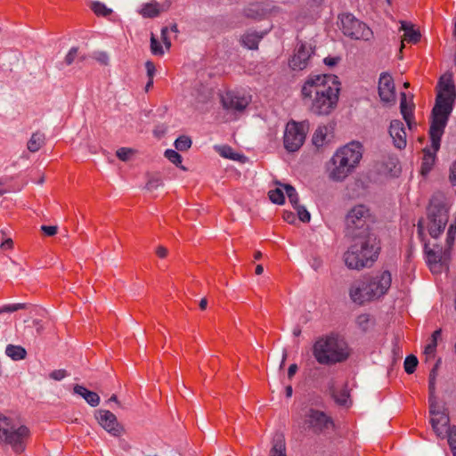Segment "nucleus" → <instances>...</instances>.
<instances>
[{
  "instance_id": "obj_64",
  "label": "nucleus",
  "mask_w": 456,
  "mask_h": 456,
  "mask_svg": "<svg viewBox=\"0 0 456 456\" xmlns=\"http://www.w3.org/2000/svg\"><path fill=\"white\" fill-rule=\"evenodd\" d=\"M12 245H13L12 240L11 239H7L4 242H2L1 248L3 249H9V248H12Z\"/></svg>"
},
{
  "instance_id": "obj_58",
  "label": "nucleus",
  "mask_w": 456,
  "mask_h": 456,
  "mask_svg": "<svg viewBox=\"0 0 456 456\" xmlns=\"http://www.w3.org/2000/svg\"><path fill=\"white\" fill-rule=\"evenodd\" d=\"M339 61H340L339 57H330L329 56L324 59V63L327 66L333 67V66L337 65Z\"/></svg>"
},
{
  "instance_id": "obj_26",
  "label": "nucleus",
  "mask_w": 456,
  "mask_h": 456,
  "mask_svg": "<svg viewBox=\"0 0 456 456\" xmlns=\"http://www.w3.org/2000/svg\"><path fill=\"white\" fill-rule=\"evenodd\" d=\"M45 136L43 133L37 131L34 133L31 138L28 140L27 147L30 152L38 151L41 147L45 144Z\"/></svg>"
},
{
  "instance_id": "obj_38",
  "label": "nucleus",
  "mask_w": 456,
  "mask_h": 456,
  "mask_svg": "<svg viewBox=\"0 0 456 456\" xmlns=\"http://www.w3.org/2000/svg\"><path fill=\"white\" fill-rule=\"evenodd\" d=\"M286 191V194L293 208L299 205V199L296 189L290 184L282 185Z\"/></svg>"
},
{
  "instance_id": "obj_9",
  "label": "nucleus",
  "mask_w": 456,
  "mask_h": 456,
  "mask_svg": "<svg viewBox=\"0 0 456 456\" xmlns=\"http://www.w3.org/2000/svg\"><path fill=\"white\" fill-rule=\"evenodd\" d=\"M428 230L429 235L437 238L444 230L448 222V211L442 203L431 202L428 208Z\"/></svg>"
},
{
  "instance_id": "obj_30",
  "label": "nucleus",
  "mask_w": 456,
  "mask_h": 456,
  "mask_svg": "<svg viewBox=\"0 0 456 456\" xmlns=\"http://www.w3.org/2000/svg\"><path fill=\"white\" fill-rule=\"evenodd\" d=\"M270 456H287L285 440L282 436L274 439L273 445L270 451Z\"/></svg>"
},
{
  "instance_id": "obj_12",
  "label": "nucleus",
  "mask_w": 456,
  "mask_h": 456,
  "mask_svg": "<svg viewBox=\"0 0 456 456\" xmlns=\"http://www.w3.org/2000/svg\"><path fill=\"white\" fill-rule=\"evenodd\" d=\"M365 278L375 293V298H379L387 294L391 287L392 276L389 271H383L375 275L365 276Z\"/></svg>"
},
{
  "instance_id": "obj_31",
  "label": "nucleus",
  "mask_w": 456,
  "mask_h": 456,
  "mask_svg": "<svg viewBox=\"0 0 456 456\" xmlns=\"http://www.w3.org/2000/svg\"><path fill=\"white\" fill-rule=\"evenodd\" d=\"M91 10L96 16L108 17L112 13V10L108 8L104 4L101 2H93L90 5Z\"/></svg>"
},
{
  "instance_id": "obj_37",
  "label": "nucleus",
  "mask_w": 456,
  "mask_h": 456,
  "mask_svg": "<svg viewBox=\"0 0 456 456\" xmlns=\"http://www.w3.org/2000/svg\"><path fill=\"white\" fill-rule=\"evenodd\" d=\"M191 146V140L189 136H179L175 142V147L177 151H185Z\"/></svg>"
},
{
  "instance_id": "obj_5",
  "label": "nucleus",
  "mask_w": 456,
  "mask_h": 456,
  "mask_svg": "<svg viewBox=\"0 0 456 456\" xmlns=\"http://www.w3.org/2000/svg\"><path fill=\"white\" fill-rule=\"evenodd\" d=\"M352 240L353 244L344 254L346 265L355 270L371 266L380 250L378 238L367 237V239H352Z\"/></svg>"
},
{
  "instance_id": "obj_61",
  "label": "nucleus",
  "mask_w": 456,
  "mask_h": 456,
  "mask_svg": "<svg viewBox=\"0 0 456 456\" xmlns=\"http://www.w3.org/2000/svg\"><path fill=\"white\" fill-rule=\"evenodd\" d=\"M297 371V365L296 363L291 364L288 370V378L289 379H291Z\"/></svg>"
},
{
  "instance_id": "obj_52",
  "label": "nucleus",
  "mask_w": 456,
  "mask_h": 456,
  "mask_svg": "<svg viewBox=\"0 0 456 456\" xmlns=\"http://www.w3.org/2000/svg\"><path fill=\"white\" fill-rule=\"evenodd\" d=\"M68 375L65 370H55L50 373V378L54 380H61Z\"/></svg>"
},
{
  "instance_id": "obj_18",
  "label": "nucleus",
  "mask_w": 456,
  "mask_h": 456,
  "mask_svg": "<svg viewBox=\"0 0 456 456\" xmlns=\"http://www.w3.org/2000/svg\"><path fill=\"white\" fill-rule=\"evenodd\" d=\"M389 134L393 139L394 146L399 150L406 147V132L403 123L399 119H394L390 122Z\"/></svg>"
},
{
  "instance_id": "obj_19",
  "label": "nucleus",
  "mask_w": 456,
  "mask_h": 456,
  "mask_svg": "<svg viewBox=\"0 0 456 456\" xmlns=\"http://www.w3.org/2000/svg\"><path fill=\"white\" fill-rule=\"evenodd\" d=\"M172 2L170 0H165L162 3L152 0L150 3L142 4L139 12L143 18L152 19L158 17L162 12H167Z\"/></svg>"
},
{
  "instance_id": "obj_35",
  "label": "nucleus",
  "mask_w": 456,
  "mask_h": 456,
  "mask_svg": "<svg viewBox=\"0 0 456 456\" xmlns=\"http://www.w3.org/2000/svg\"><path fill=\"white\" fill-rule=\"evenodd\" d=\"M445 437H447L453 456H456V426L448 427L445 431Z\"/></svg>"
},
{
  "instance_id": "obj_13",
  "label": "nucleus",
  "mask_w": 456,
  "mask_h": 456,
  "mask_svg": "<svg viewBox=\"0 0 456 456\" xmlns=\"http://www.w3.org/2000/svg\"><path fill=\"white\" fill-rule=\"evenodd\" d=\"M98 423L111 436H120L124 434L123 426L118 423L114 413L108 410H99L96 414Z\"/></svg>"
},
{
  "instance_id": "obj_6",
  "label": "nucleus",
  "mask_w": 456,
  "mask_h": 456,
  "mask_svg": "<svg viewBox=\"0 0 456 456\" xmlns=\"http://www.w3.org/2000/svg\"><path fill=\"white\" fill-rule=\"evenodd\" d=\"M374 218L370 208L359 204L353 207L346 214L345 219V233L351 239H367V237H377L370 232V225Z\"/></svg>"
},
{
  "instance_id": "obj_50",
  "label": "nucleus",
  "mask_w": 456,
  "mask_h": 456,
  "mask_svg": "<svg viewBox=\"0 0 456 456\" xmlns=\"http://www.w3.org/2000/svg\"><path fill=\"white\" fill-rule=\"evenodd\" d=\"M443 411L439 406L438 403L435 399L429 398V409L428 412L430 416L437 415Z\"/></svg>"
},
{
  "instance_id": "obj_21",
  "label": "nucleus",
  "mask_w": 456,
  "mask_h": 456,
  "mask_svg": "<svg viewBox=\"0 0 456 456\" xmlns=\"http://www.w3.org/2000/svg\"><path fill=\"white\" fill-rule=\"evenodd\" d=\"M401 29L403 30L404 33L401 43L400 53H402L404 47V42L417 44L421 37L420 32L415 29L411 24L405 21L401 22Z\"/></svg>"
},
{
  "instance_id": "obj_55",
  "label": "nucleus",
  "mask_w": 456,
  "mask_h": 456,
  "mask_svg": "<svg viewBox=\"0 0 456 456\" xmlns=\"http://www.w3.org/2000/svg\"><path fill=\"white\" fill-rule=\"evenodd\" d=\"M449 181L452 186L456 185V161L450 166Z\"/></svg>"
},
{
  "instance_id": "obj_14",
  "label": "nucleus",
  "mask_w": 456,
  "mask_h": 456,
  "mask_svg": "<svg viewBox=\"0 0 456 456\" xmlns=\"http://www.w3.org/2000/svg\"><path fill=\"white\" fill-rule=\"evenodd\" d=\"M349 296L353 302L362 305L367 301L375 298V293L370 289L365 277L361 281H354L350 288Z\"/></svg>"
},
{
  "instance_id": "obj_62",
  "label": "nucleus",
  "mask_w": 456,
  "mask_h": 456,
  "mask_svg": "<svg viewBox=\"0 0 456 456\" xmlns=\"http://www.w3.org/2000/svg\"><path fill=\"white\" fill-rule=\"evenodd\" d=\"M283 218L285 221L291 224L295 221V215L292 212H284Z\"/></svg>"
},
{
  "instance_id": "obj_40",
  "label": "nucleus",
  "mask_w": 456,
  "mask_h": 456,
  "mask_svg": "<svg viewBox=\"0 0 456 456\" xmlns=\"http://www.w3.org/2000/svg\"><path fill=\"white\" fill-rule=\"evenodd\" d=\"M269 199L273 203L281 205L285 202V196L280 188L271 190L268 193Z\"/></svg>"
},
{
  "instance_id": "obj_48",
  "label": "nucleus",
  "mask_w": 456,
  "mask_h": 456,
  "mask_svg": "<svg viewBox=\"0 0 456 456\" xmlns=\"http://www.w3.org/2000/svg\"><path fill=\"white\" fill-rule=\"evenodd\" d=\"M133 151L128 148H120L117 151V157L123 161H126L132 155Z\"/></svg>"
},
{
  "instance_id": "obj_44",
  "label": "nucleus",
  "mask_w": 456,
  "mask_h": 456,
  "mask_svg": "<svg viewBox=\"0 0 456 456\" xmlns=\"http://www.w3.org/2000/svg\"><path fill=\"white\" fill-rule=\"evenodd\" d=\"M26 308H27V304H24V303L5 305L0 307V314H2L4 313H13L18 310L26 309Z\"/></svg>"
},
{
  "instance_id": "obj_49",
  "label": "nucleus",
  "mask_w": 456,
  "mask_h": 456,
  "mask_svg": "<svg viewBox=\"0 0 456 456\" xmlns=\"http://www.w3.org/2000/svg\"><path fill=\"white\" fill-rule=\"evenodd\" d=\"M94 59L102 65L107 66L109 64V55L105 52L94 53Z\"/></svg>"
},
{
  "instance_id": "obj_25",
  "label": "nucleus",
  "mask_w": 456,
  "mask_h": 456,
  "mask_svg": "<svg viewBox=\"0 0 456 456\" xmlns=\"http://www.w3.org/2000/svg\"><path fill=\"white\" fill-rule=\"evenodd\" d=\"M424 157L420 167V175L426 176L433 168L436 160V153H431L429 150L424 149Z\"/></svg>"
},
{
  "instance_id": "obj_23",
  "label": "nucleus",
  "mask_w": 456,
  "mask_h": 456,
  "mask_svg": "<svg viewBox=\"0 0 456 456\" xmlns=\"http://www.w3.org/2000/svg\"><path fill=\"white\" fill-rule=\"evenodd\" d=\"M437 250L428 248V243H425L424 252L427 257V263L432 268V265L436 264H442L446 260L448 255H444L442 247L436 246Z\"/></svg>"
},
{
  "instance_id": "obj_54",
  "label": "nucleus",
  "mask_w": 456,
  "mask_h": 456,
  "mask_svg": "<svg viewBox=\"0 0 456 456\" xmlns=\"http://www.w3.org/2000/svg\"><path fill=\"white\" fill-rule=\"evenodd\" d=\"M145 68H146V70H147L148 77L150 79H153L155 72H156L155 64L152 61H147L146 63H145Z\"/></svg>"
},
{
  "instance_id": "obj_59",
  "label": "nucleus",
  "mask_w": 456,
  "mask_h": 456,
  "mask_svg": "<svg viewBox=\"0 0 456 456\" xmlns=\"http://www.w3.org/2000/svg\"><path fill=\"white\" fill-rule=\"evenodd\" d=\"M168 250L167 248L163 246H159L156 249V255L159 258H165L167 256Z\"/></svg>"
},
{
  "instance_id": "obj_10",
  "label": "nucleus",
  "mask_w": 456,
  "mask_h": 456,
  "mask_svg": "<svg viewBox=\"0 0 456 456\" xmlns=\"http://www.w3.org/2000/svg\"><path fill=\"white\" fill-rule=\"evenodd\" d=\"M307 126L305 122L289 121L285 129L283 143L289 152L298 151L303 145L306 136Z\"/></svg>"
},
{
  "instance_id": "obj_56",
  "label": "nucleus",
  "mask_w": 456,
  "mask_h": 456,
  "mask_svg": "<svg viewBox=\"0 0 456 456\" xmlns=\"http://www.w3.org/2000/svg\"><path fill=\"white\" fill-rule=\"evenodd\" d=\"M220 154L224 158H228L231 159H236L235 154L232 153V149L229 146H224L223 148L222 151L220 152Z\"/></svg>"
},
{
  "instance_id": "obj_11",
  "label": "nucleus",
  "mask_w": 456,
  "mask_h": 456,
  "mask_svg": "<svg viewBox=\"0 0 456 456\" xmlns=\"http://www.w3.org/2000/svg\"><path fill=\"white\" fill-rule=\"evenodd\" d=\"M305 428L314 435L326 433L334 426L332 419L325 412L311 408L305 415Z\"/></svg>"
},
{
  "instance_id": "obj_28",
  "label": "nucleus",
  "mask_w": 456,
  "mask_h": 456,
  "mask_svg": "<svg viewBox=\"0 0 456 456\" xmlns=\"http://www.w3.org/2000/svg\"><path fill=\"white\" fill-rule=\"evenodd\" d=\"M327 132L326 126H319L314 133L312 142L317 149L327 143Z\"/></svg>"
},
{
  "instance_id": "obj_42",
  "label": "nucleus",
  "mask_w": 456,
  "mask_h": 456,
  "mask_svg": "<svg viewBox=\"0 0 456 456\" xmlns=\"http://www.w3.org/2000/svg\"><path fill=\"white\" fill-rule=\"evenodd\" d=\"M332 396L335 399L336 403L339 405H346L347 403V400L349 398V394L346 390L342 389L338 392L333 391Z\"/></svg>"
},
{
  "instance_id": "obj_45",
  "label": "nucleus",
  "mask_w": 456,
  "mask_h": 456,
  "mask_svg": "<svg viewBox=\"0 0 456 456\" xmlns=\"http://www.w3.org/2000/svg\"><path fill=\"white\" fill-rule=\"evenodd\" d=\"M370 321V314H360L356 318V323H357L358 327L363 331H366L369 329Z\"/></svg>"
},
{
  "instance_id": "obj_2",
  "label": "nucleus",
  "mask_w": 456,
  "mask_h": 456,
  "mask_svg": "<svg viewBox=\"0 0 456 456\" xmlns=\"http://www.w3.org/2000/svg\"><path fill=\"white\" fill-rule=\"evenodd\" d=\"M438 87L439 92L432 110V119L428 131L431 147L435 152L440 149L441 139L452 111L455 99V86L452 80L444 81L443 77L440 78Z\"/></svg>"
},
{
  "instance_id": "obj_22",
  "label": "nucleus",
  "mask_w": 456,
  "mask_h": 456,
  "mask_svg": "<svg viewBox=\"0 0 456 456\" xmlns=\"http://www.w3.org/2000/svg\"><path fill=\"white\" fill-rule=\"evenodd\" d=\"M269 8L265 3L257 2L250 4L243 10L244 16L252 20H262L268 12Z\"/></svg>"
},
{
  "instance_id": "obj_29",
  "label": "nucleus",
  "mask_w": 456,
  "mask_h": 456,
  "mask_svg": "<svg viewBox=\"0 0 456 456\" xmlns=\"http://www.w3.org/2000/svg\"><path fill=\"white\" fill-rule=\"evenodd\" d=\"M6 354L12 360H22L26 357L27 352L20 346L8 345L5 349Z\"/></svg>"
},
{
  "instance_id": "obj_43",
  "label": "nucleus",
  "mask_w": 456,
  "mask_h": 456,
  "mask_svg": "<svg viewBox=\"0 0 456 456\" xmlns=\"http://www.w3.org/2000/svg\"><path fill=\"white\" fill-rule=\"evenodd\" d=\"M164 155L170 162H172L177 167H179V165L182 163V156L174 150H167Z\"/></svg>"
},
{
  "instance_id": "obj_20",
  "label": "nucleus",
  "mask_w": 456,
  "mask_h": 456,
  "mask_svg": "<svg viewBox=\"0 0 456 456\" xmlns=\"http://www.w3.org/2000/svg\"><path fill=\"white\" fill-rule=\"evenodd\" d=\"M223 107L226 110H234L238 111L244 110L248 105V101L244 96H240L234 93L228 92L222 98Z\"/></svg>"
},
{
  "instance_id": "obj_57",
  "label": "nucleus",
  "mask_w": 456,
  "mask_h": 456,
  "mask_svg": "<svg viewBox=\"0 0 456 456\" xmlns=\"http://www.w3.org/2000/svg\"><path fill=\"white\" fill-rule=\"evenodd\" d=\"M167 31H168V28L164 27L161 29V37H162L163 43L165 44L166 47L169 48L171 46V41L167 37Z\"/></svg>"
},
{
  "instance_id": "obj_1",
  "label": "nucleus",
  "mask_w": 456,
  "mask_h": 456,
  "mask_svg": "<svg viewBox=\"0 0 456 456\" xmlns=\"http://www.w3.org/2000/svg\"><path fill=\"white\" fill-rule=\"evenodd\" d=\"M341 83L330 74L309 75L301 88V96L309 110L319 116L330 114L338 106Z\"/></svg>"
},
{
  "instance_id": "obj_15",
  "label": "nucleus",
  "mask_w": 456,
  "mask_h": 456,
  "mask_svg": "<svg viewBox=\"0 0 456 456\" xmlns=\"http://www.w3.org/2000/svg\"><path fill=\"white\" fill-rule=\"evenodd\" d=\"M378 90L381 102L386 103L395 102V87L390 74L387 72L380 74Z\"/></svg>"
},
{
  "instance_id": "obj_8",
  "label": "nucleus",
  "mask_w": 456,
  "mask_h": 456,
  "mask_svg": "<svg viewBox=\"0 0 456 456\" xmlns=\"http://www.w3.org/2000/svg\"><path fill=\"white\" fill-rule=\"evenodd\" d=\"M338 27L342 33L354 40L368 41L372 37V30L352 13H342L338 16Z\"/></svg>"
},
{
  "instance_id": "obj_16",
  "label": "nucleus",
  "mask_w": 456,
  "mask_h": 456,
  "mask_svg": "<svg viewBox=\"0 0 456 456\" xmlns=\"http://www.w3.org/2000/svg\"><path fill=\"white\" fill-rule=\"evenodd\" d=\"M312 53L313 50L310 45H307L305 43H300L289 61V67L293 70H303L307 67Z\"/></svg>"
},
{
  "instance_id": "obj_32",
  "label": "nucleus",
  "mask_w": 456,
  "mask_h": 456,
  "mask_svg": "<svg viewBox=\"0 0 456 456\" xmlns=\"http://www.w3.org/2000/svg\"><path fill=\"white\" fill-rule=\"evenodd\" d=\"M441 362H442L441 358H438L436 361V362H435L434 366L432 367V369L430 370V373H429V377H428V390H429L430 395H432L435 393L436 379V376H437V370H438V368H439Z\"/></svg>"
},
{
  "instance_id": "obj_24",
  "label": "nucleus",
  "mask_w": 456,
  "mask_h": 456,
  "mask_svg": "<svg viewBox=\"0 0 456 456\" xmlns=\"http://www.w3.org/2000/svg\"><path fill=\"white\" fill-rule=\"evenodd\" d=\"M73 391L75 394L82 396L89 405L93 407L99 405L100 396L97 393L90 391L85 387L77 384L74 386Z\"/></svg>"
},
{
  "instance_id": "obj_27",
  "label": "nucleus",
  "mask_w": 456,
  "mask_h": 456,
  "mask_svg": "<svg viewBox=\"0 0 456 456\" xmlns=\"http://www.w3.org/2000/svg\"><path fill=\"white\" fill-rule=\"evenodd\" d=\"M262 37L257 33H246L240 38V43L250 50H256Z\"/></svg>"
},
{
  "instance_id": "obj_41",
  "label": "nucleus",
  "mask_w": 456,
  "mask_h": 456,
  "mask_svg": "<svg viewBox=\"0 0 456 456\" xmlns=\"http://www.w3.org/2000/svg\"><path fill=\"white\" fill-rule=\"evenodd\" d=\"M437 347V342L430 341L424 349V354L426 356V362L434 361L436 358V351Z\"/></svg>"
},
{
  "instance_id": "obj_47",
  "label": "nucleus",
  "mask_w": 456,
  "mask_h": 456,
  "mask_svg": "<svg viewBox=\"0 0 456 456\" xmlns=\"http://www.w3.org/2000/svg\"><path fill=\"white\" fill-rule=\"evenodd\" d=\"M294 209L297 211L298 218L304 222L308 223L310 221L311 216L310 213L305 209L304 206L298 205L294 208Z\"/></svg>"
},
{
  "instance_id": "obj_39",
  "label": "nucleus",
  "mask_w": 456,
  "mask_h": 456,
  "mask_svg": "<svg viewBox=\"0 0 456 456\" xmlns=\"http://www.w3.org/2000/svg\"><path fill=\"white\" fill-rule=\"evenodd\" d=\"M419 361L413 354L408 355L404 360V370L408 374H412L418 366Z\"/></svg>"
},
{
  "instance_id": "obj_46",
  "label": "nucleus",
  "mask_w": 456,
  "mask_h": 456,
  "mask_svg": "<svg viewBox=\"0 0 456 456\" xmlns=\"http://www.w3.org/2000/svg\"><path fill=\"white\" fill-rule=\"evenodd\" d=\"M151 51L154 55H163L164 53L161 44L155 38L153 34H151Z\"/></svg>"
},
{
  "instance_id": "obj_7",
  "label": "nucleus",
  "mask_w": 456,
  "mask_h": 456,
  "mask_svg": "<svg viewBox=\"0 0 456 456\" xmlns=\"http://www.w3.org/2000/svg\"><path fill=\"white\" fill-rule=\"evenodd\" d=\"M30 437V430L25 425L15 428L13 420L0 412V439L10 445L15 453H22Z\"/></svg>"
},
{
  "instance_id": "obj_4",
  "label": "nucleus",
  "mask_w": 456,
  "mask_h": 456,
  "mask_svg": "<svg viewBox=\"0 0 456 456\" xmlns=\"http://www.w3.org/2000/svg\"><path fill=\"white\" fill-rule=\"evenodd\" d=\"M362 153L363 146L357 141L338 149L330 159L329 177L335 182L345 180L359 165Z\"/></svg>"
},
{
  "instance_id": "obj_17",
  "label": "nucleus",
  "mask_w": 456,
  "mask_h": 456,
  "mask_svg": "<svg viewBox=\"0 0 456 456\" xmlns=\"http://www.w3.org/2000/svg\"><path fill=\"white\" fill-rule=\"evenodd\" d=\"M430 424L433 431L436 436L440 439L445 438V431L450 426V418L446 408H443V411L437 415L430 416Z\"/></svg>"
},
{
  "instance_id": "obj_3",
  "label": "nucleus",
  "mask_w": 456,
  "mask_h": 456,
  "mask_svg": "<svg viewBox=\"0 0 456 456\" xmlns=\"http://www.w3.org/2000/svg\"><path fill=\"white\" fill-rule=\"evenodd\" d=\"M312 353L319 364L330 366L346 362L351 355V348L342 336L331 332L315 340Z\"/></svg>"
},
{
  "instance_id": "obj_60",
  "label": "nucleus",
  "mask_w": 456,
  "mask_h": 456,
  "mask_svg": "<svg viewBox=\"0 0 456 456\" xmlns=\"http://www.w3.org/2000/svg\"><path fill=\"white\" fill-rule=\"evenodd\" d=\"M33 324L36 327V331L38 335H40L44 330V325L40 320H34Z\"/></svg>"
},
{
  "instance_id": "obj_36",
  "label": "nucleus",
  "mask_w": 456,
  "mask_h": 456,
  "mask_svg": "<svg viewBox=\"0 0 456 456\" xmlns=\"http://www.w3.org/2000/svg\"><path fill=\"white\" fill-rule=\"evenodd\" d=\"M414 105H408L406 102L405 93L401 94L400 110L403 119H407L408 116L413 115Z\"/></svg>"
},
{
  "instance_id": "obj_63",
  "label": "nucleus",
  "mask_w": 456,
  "mask_h": 456,
  "mask_svg": "<svg viewBox=\"0 0 456 456\" xmlns=\"http://www.w3.org/2000/svg\"><path fill=\"white\" fill-rule=\"evenodd\" d=\"M404 120L407 123L409 129H412L414 126H416V122L414 121V114L411 116H408L407 119Z\"/></svg>"
},
{
  "instance_id": "obj_34",
  "label": "nucleus",
  "mask_w": 456,
  "mask_h": 456,
  "mask_svg": "<svg viewBox=\"0 0 456 456\" xmlns=\"http://www.w3.org/2000/svg\"><path fill=\"white\" fill-rule=\"evenodd\" d=\"M76 59L79 61H84L86 56L85 54H79L78 47H72L65 56L64 61L69 66L71 65Z\"/></svg>"
},
{
  "instance_id": "obj_51",
  "label": "nucleus",
  "mask_w": 456,
  "mask_h": 456,
  "mask_svg": "<svg viewBox=\"0 0 456 456\" xmlns=\"http://www.w3.org/2000/svg\"><path fill=\"white\" fill-rule=\"evenodd\" d=\"M41 231L44 232L45 235L51 237L57 233L58 227L54 225H42Z\"/></svg>"
},
{
  "instance_id": "obj_33",
  "label": "nucleus",
  "mask_w": 456,
  "mask_h": 456,
  "mask_svg": "<svg viewBox=\"0 0 456 456\" xmlns=\"http://www.w3.org/2000/svg\"><path fill=\"white\" fill-rule=\"evenodd\" d=\"M147 178L148 181L145 188L150 191H152L163 185L162 179L159 174H147Z\"/></svg>"
},
{
  "instance_id": "obj_53",
  "label": "nucleus",
  "mask_w": 456,
  "mask_h": 456,
  "mask_svg": "<svg viewBox=\"0 0 456 456\" xmlns=\"http://www.w3.org/2000/svg\"><path fill=\"white\" fill-rule=\"evenodd\" d=\"M454 240H455V236L447 233V238H446L447 248L444 250V255H448V256H450V253H451L452 248L454 244Z\"/></svg>"
}]
</instances>
